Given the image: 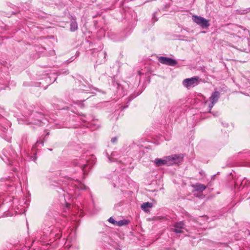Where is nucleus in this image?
Returning a JSON list of instances; mask_svg holds the SVG:
<instances>
[{"mask_svg": "<svg viewBox=\"0 0 250 250\" xmlns=\"http://www.w3.org/2000/svg\"><path fill=\"white\" fill-rule=\"evenodd\" d=\"M192 19L194 22L203 28H207L209 26V21L201 16L193 15Z\"/></svg>", "mask_w": 250, "mask_h": 250, "instance_id": "nucleus-1", "label": "nucleus"}, {"mask_svg": "<svg viewBox=\"0 0 250 250\" xmlns=\"http://www.w3.org/2000/svg\"><path fill=\"white\" fill-rule=\"evenodd\" d=\"M167 165L170 166L178 164L183 160V157L180 155H172L166 157Z\"/></svg>", "mask_w": 250, "mask_h": 250, "instance_id": "nucleus-2", "label": "nucleus"}, {"mask_svg": "<svg viewBox=\"0 0 250 250\" xmlns=\"http://www.w3.org/2000/svg\"><path fill=\"white\" fill-rule=\"evenodd\" d=\"M183 84L188 88L193 87L198 84V78L193 77L185 79L183 82Z\"/></svg>", "mask_w": 250, "mask_h": 250, "instance_id": "nucleus-3", "label": "nucleus"}, {"mask_svg": "<svg viewBox=\"0 0 250 250\" xmlns=\"http://www.w3.org/2000/svg\"><path fill=\"white\" fill-rule=\"evenodd\" d=\"M158 60L163 64H165L170 66H174L177 64V62L175 60L169 58L160 57L159 58Z\"/></svg>", "mask_w": 250, "mask_h": 250, "instance_id": "nucleus-4", "label": "nucleus"}, {"mask_svg": "<svg viewBox=\"0 0 250 250\" xmlns=\"http://www.w3.org/2000/svg\"><path fill=\"white\" fill-rule=\"evenodd\" d=\"M219 97V93L218 91L214 92L211 97H210V100L211 102V105H209L210 109H211L215 103H216Z\"/></svg>", "mask_w": 250, "mask_h": 250, "instance_id": "nucleus-5", "label": "nucleus"}, {"mask_svg": "<svg viewBox=\"0 0 250 250\" xmlns=\"http://www.w3.org/2000/svg\"><path fill=\"white\" fill-rule=\"evenodd\" d=\"M174 229H173V231L176 233H182L183 232V229H184V224L183 222H180L176 223L174 225Z\"/></svg>", "mask_w": 250, "mask_h": 250, "instance_id": "nucleus-6", "label": "nucleus"}, {"mask_svg": "<svg viewBox=\"0 0 250 250\" xmlns=\"http://www.w3.org/2000/svg\"><path fill=\"white\" fill-rule=\"evenodd\" d=\"M196 191L202 192L206 188V186L201 184H196L193 186Z\"/></svg>", "mask_w": 250, "mask_h": 250, "instance_id": "nucleus-7", "label": "nucleus"}, {"mask_svg": "<svg viewBox=\"0 0 250 250\" xmlns=\"http://www.w3.org/2000/svg\"><path fill=\"white\" fill-rule=\"evenodd\" d=\"M154 163L157 166H161L165 165H167L166 157L163 159L159 158L155 159L154 160Z\"/></svg>", "mask_w": 250, "mask_h": 250, "instance_id": "nucleus-8", "label": "nucleus"}, {"mask_svg": "<svg viewBox=\"0 0 250 250\" xmlns=\"http://www.w3.org/2000/svg\"><path fill=\"white\" fill-rule=\"evenodd\" d=\"M78 29V25L75 19H72L70 23V30L75 31Z\"/></svg>", "mask_w": 250, "mask_h": 250, "instance_id": "nucleus-9", "label": "nucleus"}, {"mask_svg": "<svg viewBox=\"0 0 250 250\" xmlns=\"http://www.w3.org/2000/svg\"><path fill=\"white\" fill-rule=\"evenodd\" d=\"M152 207V204L151 203L146 202L141 205V208L144 211H146L147 208H151Z\"/></svg>", "mask_w": 250, "mask_h": 250, "instance_id": "nucleus-10", "label": "nucleus"}, {"mask_svg": "<svg viewBox=\"0 0 250 250\" xmlns=\"http://www.w3.org/2000/svg\"><path fill=\"white\" fill-rule=\"evenodd\" d=\"M128 224V221L126 220H120L119 221H117L116 225L118 226H122L124 225H126Z\"/></svg>", "mask_w": 250, "mask_h": 250, "instance_id": "nucleus-11", "label": "nucleus"}, {"mask_svg": "<svg viewBox=\"0 0 250 250\" xmlns=\"http://www.w3.org/2000/svg\"><path fill=\"white\" fill-rule=\"evenodd\" d=\"M108 221L113 224L116 225L117 221H115L112 217H110L108 219Z\"/></svg>", "mask_w": 250, "mask_h": 250, "instance_id": "nucleus-12", "label": "nucleus"}, {"mask_svg": "<svg viewBox=\"0 0 250 250\" xmlns=\"http://www.w3.org/2000/svg\"><path fill=\"white\" fill-rule=\"evenodd\" d=\"M117 138L116 137H114L111 139V142L112 143H115L117 141Z\"/></svg>", "mask_w": 250, "mask_h": 250, "instance_id": "nucleus-13", "label": "nucleus"}]
</instances>
